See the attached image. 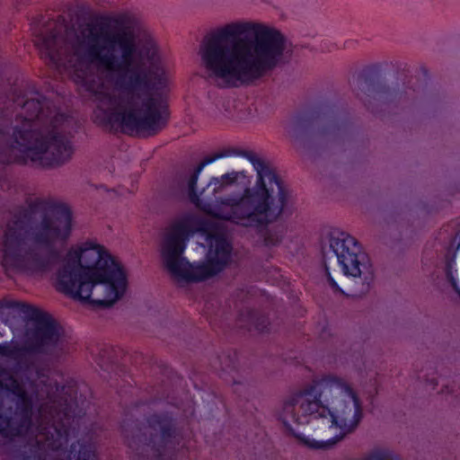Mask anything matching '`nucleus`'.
Listing matches in <instances>:
<instances>
[{"label": "nucleus", "instance_id": "nucleus-1", "mask_svg": "<svg viewBox=\"0 0 460 460\" xmlns=\"http://www.w3.org/2000/svg\"><path fill=\"white\" fill-rule=\"evenodd\" d=\"M41 58L67 71L96 103L95 123L130 136L149 137L167 124L172 72L156 40L128 12L74 30L39 35Z\"/></svg>", "mask_w": 460, "mask_h": 460}, {"label": "nucleus", "instance_id": "nucleus-2", "mask_svg": "<svg viewBox=\"0 0 460 460\" xmlns=\"http://www.w3.org/2000/svg\"><path fill=\"white\" fill-rule=\"evenodd\" d=\"M58 390L40 371L31 381L0 367V434L26 439L30 455L22 460H97L93 445L77 443L67 448L69 430L54 424L45 402Z\"/></svg>", "mask_w": 460, "mask_h": 460}, {"label": "nucleus", "instance_id": "nucleus-3", "mask_svg": "<svg viewBox=\"0 0 460 460\" xmlns=\"http://www.w3.org/2000/svg\"><path fill=\"white\" fill-rule=\"evenodd\" d=\"M286 49L283 35L256 22L227 23L208 35L199 49L208 77L218 86L252 83L277 66Z\"/></svg>", "mask_w": 460, "mask_h": 460}, {"label": "nucleus", "instance_id": "nucleus-4", "mask_svg": "<svg viewBox=\"0 0 460 460\" xmlns=\"http://www.w3.org/2000/svg\"><path fill=\"white\" fill-rule=\"evenodd\" d=\"M72 227L68 206L51 199H31L0 236L2 267L7 273L42 275L50 271L59 257L56 245L67 241Z\"/></svg>", "mask_w": 460, "mask_h": 460}, {"label": "nucleus", "instance_id": "nucleus-5", "mask_svg": "<svg viewBox=\"0 0 460 460\" xmlns=\"http://www.w3.org/2000/svg\"><path fill=\"white\" fill-rule=\"evenodd\" d=\"M290 430L292 423L313 424L329 436L320 440L305 439L311 448L325 449L351 432L362 418L358 397L342 378L326 376L289 396L279 415Z\"/></svg>", "mask_w": 460, "mask_h": 460}, {"label": "nucleus", "instance_id": "nucleus-6", "mask_svg": "<svg viewBox=\"0 0 460 460\" xmlns=\"http://www.w3.org/2000/svg\"><path fill=\"white\" fill-rule=\"evenodd\" d=\"M223 156L222 154H217L205 158L190 177L188 183L189 198L197 208L216 218L253 227L272 223L291 209V191L275 169L260 158L252 160L256 172L255 183L252 187L246 188L242 196H229L214 202L207 196L200 198L195 191L199 173L205 166Z\"/></svg>", "mask_w": 460, "mask_h": 460}, {"label": "nucleus", "instance_id": "nucleus-7", "mask_svg": "<svg viewBox=\"0 0 460 460\" xmlns=\"http://www.w3.org/2000/svg\"><path fill=\"white\" fill-rule=\"evenodd\" d=\"M13 102L21 106L13 128V143L8 148L7 163L51 167L68 161L73 155L66 136L72 118L59 113L39 93H25Z\"/></svg>", "mask_w": 460, "mask_h": 460}, {"label": "nucleus", "instance_id": "nucleus-8", "mask_svg": "<svg viewBox=\"0 0 460 460\" xmlns=\"http://www.w3.org/2000/svg\"><path fill=\"white\" fill-rule=\"evenodd\" d=\"M127 285V274L120 262L94 241L73 245L58 273L59 290L93 305L114 304Z\"/></svg>", "mask_w": 460, "mask_h": 460}, {"label": "nucleus", "instance_id": "nucleus-9", "mask_svg": "<svg viewBox=\"0 0 460 460\" xmlns=\"http://www.w3.org/2000/svg\"><path fill=\"white\" fill-rule=\"evenodd\" d=\"M198 231L195 218L186 216L173 222L166 230L162 244V257L172 276L179 282H198L205 280L221 270L230 261L231 245L220 233H207L201 235L208 244L207 262L190 264L182 253L189 237Z\"/></svg>", "mask_w": 460, "mask_h": 460}, {"label": "nucleus", "instance_id": "nucleus-10", "mask_svg": "<svg viewBox=\"0 0 460 460\" xmlns=\"http://www.w3.org/2000/svg\"><path fill=\"white\" fill-rule=\"evenodd\" d=\"M7 306L17 309L30 317L33 322V328L28 332L30 348H20L13 342H5L0 344V355L22 363L30 357L31 350L51 351L62 345L60 328L48 314L20 302H10Z\"/></svg>", "mask_w": 460, "mask_h": 460}, {"label": "nucleus", "instance_id": "nucleus-11", "mask_svg": "<svg viewBox=\"0 0 460 460\" xmlns=\"http://www.w3.org/2000/svg\"><path fill=\"white\" fill-rule=\"evenodd\" d=\"M330 246L344 275L363 278L366 281L373 279L370 259L353 236L340 233L332 237Z\"/></svg>", "mask_w": 460, "mask_h": 460}, {"label": "nucleus", "instance_id": "nucleus-12", "mask_svg": "<svg viewBox=\"0 0 460 460\" xmlns=\"http://www.w3.org/2000/svg\"><path fill=\"white\" fill-rule=\"evenodd\" d=\"M150 426L155 430L159 431V437L163 443V447H167L170 441V438L173 432L172 429L171 420L165 417L154 418L150 420Z\"/></svg>", "mask_w": 460, "mask_h": 460}, {"label": "nucleus", "instance_id": "nucleus-13", "mask_svg": "<svg viewBox=\"0 0 460 460\" xmlns=\"http://www.w3.org/2000/svg\"><path fill=\"white\" fill-rule=\"evenodd\" d=\"M235 181V173H226L221 177L212 178L209 181L207 189L211 190L212 195L216 196L217 194L223 192L228 186L233 184Z\"/></svg>", "mask_w": 460, "mask_h": 460}, {"label": "nucleus", "instance_id": "nucleus-14", "mask_svg": "<svg viewBox=\"0 0 460 460\" xmlns=\"http://www.w3.org/2000/svg\"><path fill=\"white\" fill-rule=\"evenodd\" d=\"M365 460H392L390 456L384 451H378L369 456Z\"/></svg>", "mask_w": 460, "mask_h": 460}, {"label": "nucleus", "instance_id": "nucleus-15", "mask_svg": "<svg viewBox=\"0 0 460 460\" xmlns=\"http://www.w3.org/2000/svg\"><path fill=\"white\" fill-rule=\"evenodd\" d=\"M324 268H325V272H326V275L328 278V281H329L330 285L332 286V288L337 291H341L338 284L336 283V281L334 280V279L332 276V273L330 271V266L328 265V263L326 261L324 262Z\"/></svg>", "mask_w": 460, "mask_h": 460}, {"label": "nucleus", "instance_id": "nucleus-16", "mask_svg": "<svg viewBox=\"0 0 460 460\" xmlns=\"http://www.w3.org/2000/svg\"><path fill=\"white\" fill-rule=\"evenodd\" d=\"M451 283H452L454 289L460 295V289L457 287L456 280L453 277H451Z\"/></svg>", "mask_w": 460, "mask_h": 460}, {"label": "nucleus", "instance_id": "nucleus-17", "mask_svg": "<svg viewBox=\"0 0 460 460\" xmlns=\"http://www.w3.org/2000/svg\"><path fill=\"white\" fill-rule=\"evenodd\" d=\"M266 243H267V244H270V243H271V242H270L269 240H266Z\"/></svg>", "mask_w": 460, "mask_h": 460}]
</instances>
